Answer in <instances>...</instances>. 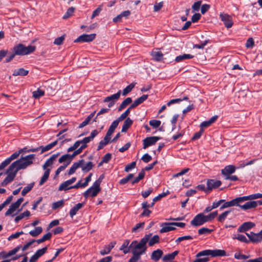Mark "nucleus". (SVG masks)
<instances>
[{
    "label": "nucleus",
    "mask_w": 262,
    "mask_h": 262,
    "mask_svg": "<svg viewBox=\"0 0 262 262\" xmlns=\"http://www.w3.org/2000/svg\"><path fill=\"white\" fill-rule=\"evenodd\" d=\"M34 157V154H30L25 157H22L21 158L13 162L9 166V170H14L15 167H17V170L26 168L28 166L33 163L32 160Z\"/></svg>",
    "instance_id": "obj_1"
},
{
    "label": "nucleus",
    "mask_w": 262,
    "mask_h": 262,
    "mask_svg": "<svg viewBox=\"0 0 262 262\" xmlns=\"http://www.w3.org/2000/svg\"><path fill=\"white\" fill-rule=\"evenodd\" d=\"M148 240V236L144 235V236L141 239L139 242L137 241H133L131 243V246H132V250H135L139 252H142L144 254L147 250V243Z\"/></svg>",
    "instance_id": "obj_2"
},
{
    "label": "nucleus",
    "mask_w": 262,
    "mask_h": 262,
    "mask_svg": "<svg viewBox=\"0 0 262 262\" xmlns=\"http://www.w3.org/2000/svg\"><path fill=\"white\" fill-rule=\"evenodd\" d=\"M35 49L36 48L34 46L30 45L26 47L21 43H19L13 47V51L15 52V54L16 55L23 56L33 53Z\"/></svg>",
    "instance_id": "obj_3"
},
{
    "label": "nucleus",
    "mask_w": 262,
    "mask_h": 262,
    "mask_svg": "<svg viewBox=\"0 0 262 262\" xmlns=\"http://www.w3.org/2000/svg\"><path fill=\"white\" fill-rule=\"evenodd\" d=\"M210 255L212 257L217 256H224L226 255V252L224 250H205L198 253L196 257Z\"/></svg>",
    "instance_id": "obj_4"
},
{
    "label": "nucleus",
    "mask_w": 262,
    "mask_h": 262,
    "mask_svg": "<svg viewBox=\"0 0 262 262\" xmlns=\"http://www.w3.org/2000/svg\"><path fill=\"white\" fill-rule=\"evenodd\" d=\"M9 167L7 169L6 173L8 174V176L2 182L1 185L2 186H5L10 183H11L15 178L18 171L17 167H15L14 170H9Z\"/></svg>",
    "instance_id": "obj_5"
},
{
    "label": "nucleus",
    "mask_w": 262,
    "mask_h": 262,
    "mask_svg": "<svg viewBox=\"0 0 262 262\" xmlns=\"http://www.w3.org/2000/svg\"><path fill=\"white\" fill-rule=\"evenodd\" d=\"M27 149V147H24L22 149H20L18 151H16L14 153H13L11 156L6 159L5 161H4L1 164H0V170L5 168L7 165H8L10 162L16 159L19 155L20 154L24 152V150Z\"/></svg>",
    "instance_id": "obj_6"
},
{
    "label": "nucleus",
    "mask_w": 262,
    "mask_h": 262,
    "mask_svg": "<svg viewBox=\"0 0 262 262\" xmlns=\"http://www.w3.org/2000/svg\"><path fill=\"white\" fill-rule=\"evenodd\" d=\"M121 91L119 90L117 93L107 96L103 100L104 102H109L108 104V107H112L115 103V102L119 99L121 95Z\"/></svg>",
    "instance_id": "obj_7"
},
{
    "label": "nucleus",
    "mask_w": 262,
    "mask_h": 262,
    "mask_svg": "<svg viewBox=\"0 0 262 262\" xmlns=\"http://www.w3.org/2000/svg\"><path fill=\"white\" fill-rule=\"evenodd\" d=\"M161 139V137L158 136H152L146 138L143 140V148L146 149L150 146L155 145L156 142Z\"/></svg>",
    "instance_id": "obj_8"
},
{
    "label": "nucleus",
    "mask_w": 262,
    "mask_h": 262,
    "mask_svg": "<svg viewBox=\"0 0 262 262\" xmlns=\"http://www.w3.org/2000/svg\"><path fill=\"white\" fill-rule=\"evenodd\" d=\"M24 201V198H20L15 203L11 204L8 210L6 212L5 215L6 216L12 214L17 208H19L20 204Z\"/></svg>",
    "instance_id": "obj_9"
},
{
    "label": "nucleus",
    "mask_w": 262,
    "mask_h": 262,
    "mask_svg": "<svg viewBox=\"0 0 262 262\" xmlns=\"http://www.w3.org/2000/svg\"><path fill=\"white\" fill-rule=\"evenodd\" d=\"M96 34H83L79 36L75 40V42H90L94 40L96 37Z\"/></svg>",
    "instance_id": "obj_10"
},
{
    "label": "nucleus",
    "mask_w": 262,
    "mask_h": 262,
    "mask_svg": "<svg viewBox=\"0 0 262 262\" xmlns=\"http://www.w3.org/2000/svg\"><path fill=\"white\" fill-rule=\"evenodd\" d=\"M205 223L203 217V213H200L194 216L190 222V224L193 226L198 227L203 225Z\"/></svg>",
    "instance_id": "obj_11"
},
{
    "label": "nucleus",
    "mask_w": 262,
    "mask_h": 262,
    "mask_svg": "<svg viewBox=\"0 0 262 262\" xmlns=\"http://www.w3.org/2000/svg\"><path fill=\"white\" fill-rule=\"evenodd\" d=\"M221 184L222 182L220 180L208 179L207 181V189L208 190V192L213 189L217 188Z\"/></svg>",
    "instance_id": "obj_12"
},
{
    "label": "nucleus",
    "mask_w": 262,
    "mask_h": 262,
    "mask_svg": "<svg viewBox=\"0 0 262 262\" xmlns=\"http://www.w3.org/2000/svg\"><path fill=\"white\" fill-rule=\"evenodd\" d=\"M258 205H262V200L252 201L246 202L244 205L241 206V209L246 210L254 208Z\"/></svg>",
    "instance_id": "obj_13"
},
{
    "label": "nucleus",
    "mask_w": 262,
    "mask_h": 262,
    "mask_svg": "<svg viewBox=\"0 0 262 262\" xmlns=\"http://www.w3.org/2000/svg\"><path fill=\"white\" fill-rule=\"evenodd\" d=\"M244 202L243 198L242 197H238L228 202L225 201V203L226 205L227 208L230 207L232 206H239L241 208V206L242 205H241V203Z\"/></svg>",
    "instance_id": "obj_14"
},
{
    "label": "nucleus",
    "mask_w": 262,
    "mask_h": 262,
    "mask_svg": "<svg viewBox=\"0 0 262 262\" xmlns=\"http://www.w3.org/2000/svg\"><path fill=\"white\" fill-rule=\"evenodd\" d=\"M220 18L227 28H230L232 26L233 23L232 17L230 15L226 14H221Z\"/></svg>",
    "instance_id": "obj_15"
},
{
    "label": "nucleus",
    "mask_w": 262,
    "mask_h": 262,
    "mask_svg": "<svg viewBox=\"0 0 262 262\" xmlns=\"http://www.w3.org/2000/svg\"><path fill=\"white\" fill-rule=\"evenodd\" d=\"M255 226V225L254 223L251 222H245L238 227L237 231L239 232H245L253 228Z\"/></svg>",
    "instance_id": "obj_16"
},
{
    "label": "nucleus",
    "mask_w": 262,
    "mask_h": 262,
    "mask_svg": "<svg viewBox=\"0 0 262 262\" xmlns=\"http://www.w3.org/2000/svg\"><path fill=\"white\" fill-rule=\"evenodd\" d=\"M235 171V167L232 165H229L225 166V167L222 169V174L225 176V177H228L230 174L234 173Z\"/></svg>",
    "instance_id": "obj_17"
},
{
    "label": "nucleus",
    "mask_w": 262,
    "mask_h": 262,
    "mask_svg": "<svg viewBox=\"0 0 262 262\" xmlns=\"http://www.w3.org/2000/svg\"><path fill=\"white\" fill-rule=\"evenodd\" d=\"M169 224H171V223H163L161 225V226L162 227L160 230L161 233L167 232L176 229V228L173 227V225Z\"/></svg>",
    "instance_id": "obj_18"
},
{
    "label": "nucleus",
    "mask_w": 262,
    "mask_h": 262,
    "mask_svg": "<svg viewBox=\"0 0 262 262\" xmlns=\"http://www.w3.org/2000/svg\"><path fill=\"white\" fill-rule=\"evenodd\" d=\"M129 242L130 241L129 239H126L119 248L120 250L123 251V252L125 254L128 253L132 251V246H131V244L129 245Z\"/></svg>",
    "instance_id": "obj_19"
},
{
    "label": "nucleus",
    "mask_w": 262,
    "mask_h": 262,
    "mask_svg": "<svg viewBox=\"0 0 262 262\" xmlns=\"http://www.w3.org/2000/svg\"><path fill=\"white\" fill-rule=\"evenodd\" d=\"M145 235L148 236V245L150 247H152L156 244H158L160 242V237L158 235H155L152 237H151L152 235L151 233H149L145 234Z\"/></svg>",
    "instance_id": "obj_20"
},
{
    "label": "nucleus",
    "mask_w": 262,
    "mask_h": 262,
    "mask_svg": "<svg viewBox=\"0 0 262 262\" xmlns=\"http://www.w3.org/2000/svg\"><path fill=\"white\" fill-rule=\"evenodd\" d=\"M116 244V242H112L108 245H105L103 249L100 251V254L104 255L110 253Z\"/></svg>",
    "instance_id": "obj_21"
},
{
    "label": "nucleus",
    "mask_w": 262,
    "mask_h": 262,
    "mask_svg": "<svg viewBox=\"0 0 262 262\" xmlns=\"http://www.w3.org/2000/svg\"><path fill=\"white\" fill-rule=\"evenodd\" d=\"M84 160L82 159V160H79L77 162L74 163L68 171V174L71 175V174H73L74 173H75L76 170L78 168L81 167V165H82V164L84 163Z\"/></svg>",
    "instance_id": "obj_22"
},
{
    "label": "nucleus",
    "mask_w": 262,
    "mask_h": 262,
    "mask_svg": "<svg viewBox=\"0 0 262 262\" xmlns=\"http://www.w3.org/2000/svg\"><path fill=\"white\" fill-rule=\"evenodd\" d=\"M163 252L162 250L160 249H157L154 251L150 256L151 260L155 261H158L162 257Z\"/></svg>",
    "instance_id": "obj_23"
},
{
    "label": "nucleus",
    "mask_w": 262,
    "mask_h": 262,
    "mask_svg": "<svg viewBox=\"0 0 262 262\" xmlns=\"http://www.w3.org/2000/svg\"><path fill=\"white\" fill-rule=\"evenodd\" d=\"M101 183L98 181L97 180L94 182L93 183V185L91 187L93 188V191H92V193L91 194V196L92 197H95L96 196L98 193L100 191L101 188L100 187Z\"/></svg>",
    "instance_id": "obj_24"
},
{
    "label": "nucleus",
    "mask_w": 262,
    "mask_h": 262,
    "mask_svg": "<svg viewBox=\"0 0 262 262\" xmlns=\"http://www.w3.org/2000/svg\"><path fill=\"white\" fill-rule=\"evenodd\" d=\"M72 161V159L71 157V155L69 154L62 155L58 160V162L60 163L66 162L63 163V164H67V166L69 165Z\"/></svg>",
    "instance_id": "obj_25"
},
{
    "label": "nucleus",
    "mask_w": 262,
    "mask_h": 262,
    "mask_svg": "<svg viewBox=\"0 0 262 262\" xmlns=\"http://www.w3.org/2000/svg\"><path fill=\"white\" fill-rule=\"evenodd\" d=\"M133 123V121L130 118H127L123 123L121 132L122 133H126L129 128L132 126Z\"/></svg>",
    "instance_id": "obj_26"
},
{
    "label": "nucleus",
    "mask_w": 262,
    "mask_h": 262,
    "mask_svg": "<svg viewBox=\"0 0 262 262\" xmlns=\"http://www.w3.org/2000/svg\"><path fill=\"white\" fill-rule=\"evenodd\" d=\"M83 206L84 204L81 203H79L74 206L70 211L69 214L70 216L72 218Z\"/></svg>",
    "instance_id": "obj_27"
},
{
    "label": "nucleus",
    "mask_w": 262,
    "mask_h": 262,
    "mask_svg": "<svg viewBox=\"0 0 262 262\" xmlns=\"http://www.w3.org/2000/svg\"><path fill=\"white\" fill-rule=\"evenodd\" d=\"M58 143V140H56V141L53 142L51 143H50L48 145H47L45 146H40L38 148H40L41 149V152L40 154H43V152L48 151L52 149L53 147H54L56 145H57Z\"/></svg>",
    "instance_id": "obj_28"
},
{
    "label": "nucleus",
    "mask_w": 262,
    "mask_h": 262,
    "mask_svg": "<svg viewBox=\"0 0 262 262\" xmlns=\"http://www.w3.org/2000/svg\"><path fill=\"white\" fill-rule=\"evenodd\" d=\"M29 71L24 69V68H19L17 70H15L13 71L12 75L14 76H24L28 74Z\"/></svg>",
    "instance_id": "obj_29"
},
{
    "label": "nucleus",
    "mask_w": 262,
    "mask_h": 262,
    "mask_svg": "<svg viewBox=\"0 0 262 262\" xmlns=\"http://www.w3.org/2000/svg\"><path fill=\"white\" fill-rule=\"evenodd\" d=\"M153 60L160 61L162 59L163 54L160 51H152L150 54Z\"/></svg>",
    "instance_id": "obj_30"
},
{
    "label": "nucleus",
    "mask_w": 262,
    "mask_h": 262,
    "mask_svg": "<svg viewBox=\"0 0 262 262\" xmlns=\"http://www.w3.org/2000/svg\"><path fill=\"white\" fill-rule=\"evenodd\" d=\"M218 214L217 211H215L210 214L205 215L203 214V217L206 223L211 221L213 220Z\"/></svg>",
    "instance_id": "obj_31"
},
{
    "label": "nucleus",
    "mask_w": 262,
    "mask_h": 262,
    "mask_svg": "<svg viewBox=\"0 0 262 262\" xmlns=\"http://www.w3.org/2000/svg\"><path fill=\"white\" fill-rule=\"evenodd\" d=\"M193 57V56L189 54H184L183 55H181L179 56H178L176 57L175 59V61L176 62H180L182 60L188 59H191Z\"/></svg>",
    "instance_id": "obj_32"
},
{
    "label": "nucleus",
    "mask_w": 262,
    "mask_h": 262,
    "mask_svg": "<svg viewBox=\"0 0 262 262\" xmlns=\"http://www.w3.org/2000/svg\"><path fill=\"white\" fill-rule=\"evenodd\" d=\"M244 202L249 200H255L259 198H262V193H255L248 196H243Z\"/></svg>",
    "instance_id": "obj_33"
},
{
    "label": "nucleus",
    "mask_w": 262,
    "mask_h": 262,
    "mask_svg": "<svg viewBox=\"0 0 262 262\" xmlns=\"http://www.w3.org/2000/svg\"><path fill=\"white\" fill-rule=\"evenodd\" d=\"M132 102V99L130 97L126 98L123 102L121 103L118 107V111L120 112L124 109L127 105L129 104Z\"/></svg>",
    "instance_id": "obj_34"
},
{
    "label": "nucleus",
    "mask_w": 262,
    "mask_h": 262,
    "mask_svg": "<svg viewBox=\"0 0 262 262\" xmlns=\"http://www.w3.org/2000/svg\"><path fill=\"white\" fill-rule=\"evenodd\" d=\"M50 169H47L44 172L43 176L41 177L39 182V185H43L48 179L50 175Z\"/></svg>",
    "instance_id": "obj_35"
},
{
    "label": "nucleus",
    "mask_w": 262,
    "mask_h": 262,
    "mask_svg": "<svg viewBox=\"0 0 262 262\" xmlns=\"http://www.w3.org/2000/svg\"><path fill=\"white\" fill-rule=\"evenodd\" d=\"M119 122L117 119L114 120L112 123L107 132L112 135L115 129L117 127Z\"/></svg>",
    "instance_id": "obj_36"
},
{
    "label": "nucleus",
    "mask_w": 262,
    "mask_h": 262,
    "mask_svg": "<svg viewBox=\"0 0 262 262\" xmlns=\"http://www.w3.org/2000/svg\"><path fill=\"white\" fill-rule=\"evenodd\" d=\"M42 232L41 227H37L35 230H31L29 232V234L33 237H36Z\"/></svg>",
    "instance_id": "obj_37"
},
{
    "label": "nucleus",
    "mask_w": 262,
    "mask_h": 262,
    "mask_svg": "<svg viewBox=\"0 0 262 262\" xmlns=\"http://www.w3.org/2000/svg\"><path fill=\"white\" fill-rule=\"evenodd\" d=\"M94 166V165L93 164V163L92 162H88L85 164V165H84V166L81 165V167L82 168V170L84 172H88L93 168Z\"/></svg>",
    "instance_id": "obj_38"
},
{
    "label": "nucleus",
    "mask_w": 262,
    "mask_h": 262,
    "mask_svg": "<svg viewBox=\"0 0 262 262\" xmlns=\"http://www.w3.org/2000/svg\"><path fill=\"white\" fill-rule=\"evenodd\" d=\"M34 183H30L27 186L25 187L21 191V194L23 196H25L27 193L32 190L34 186Z\"/></svg>",
    "instance_id": "obj_39"
},
{
    "label": "nucleus",
    "mask_w": 262,
    "mask_h": 262,
    "mask_svg": "<svg viewBox=\"0 0 262 262\" xmlns=\"http://www.w3.org/2000/svg\"><path fill=\"white\" fill-rule=\"evenodd\" d=\"M135 84H134L133 83L127 85L125 89L123 90L122 95H127L129 93H130L132 91L133 88L135 87Z\"/></svg>",
    "instance_id": "obj_40"
},
{
    "label": "nucleus",
    "mask_w": 262,
    "mask_h": 262,
    "mask_svg": "<svg viewBox=\"0 0 262 262\" xmlns=\"http://www.w3.org/2000/svg\"><path fill=\"white\" fill-rule=\"evenodd\" d=\"M64 203V201L63 200H60L59 201L54 202L52 204V208L53 210H56L59 208L62 207Z\"/></svg>",
    "instance_id": "obj_41"
},
{
    "label": "nucleus",
    "mask_w": 262,
    "mask_h": 262,
    "mask_svg": "<svg viewBox=\"0 0 262 262\" xmlns=\"http://www.w3.org/2000/svg\"><path fill=\"white\" fill-rule=\"evenodd\" d=\"M130 252L133 254V256L130 258L134 259V260L138 261L141 258V255L143 254L142 252H139L135 250H132Z\"/></svg>",
    "instance_id": "obj_42"
},
{
    "label": "nucleus",
    "mask_w": 262,
    "mask_h": 262,
    "mask_svg": "<svg viewBox=\"0 0 262 262\" xmlns=\"http://www.w3.org/2000/svg\"><path fill=\"white\" fill-rule=\"evenodd\" d=\"M233 239H237L238 241L244 242L245 243H249V241H248L246 236L242 234H238L236 236L234 235V236L233 237Z\"/></svg>",
    "instance_id": "obj_43"
},
{
    "label": "nucleus",
    "mask_w": 262,
    "mask_h": 262,
    "mask_svg": "<svg viewBox=\"0 0 262 262\" xmlns=\"http://www.w3.org/2000/svg\"><path fill=\"white\" fill-rule=\"evenodd\" d=\"M134 176L133 173H130L128 174L125 178L122 179L119 181V184L121 185H124L127 183L130 180H131Z\"/></svg>",
    "instance_id": "obj_44"
},
{
    "label": "nucleus",
    "mask_w": 262,
    "mask_h": 262,
    "mask_svg": "<svg viewBox=\"0 0 262 262\" xmlns=\"http://www.w3.org/2000/svg\"><path fill=\"white\" fill-rule=\"evenodd\" d=\"M231 211V210H227L221 214L217 219L218 221L221 223L223 222Z\"/></svg>",
    "instance_id": "obj_45"
},
{
    "label": "nucleus",
    "mask_w": 262,
    "mask_h": 262,
    "mask_svg": "<svg viewBox=\"0 0 262 262\" xmlns=\"http://www.w3.org/2000/svg\"><path fill=\"white\" fill-rule=\"evenodd\" d=\"M253 238L255 239V241H252V243H256L262 241V230L258 233L254 234Z\"/></svg>",
    "instance_id": "obj_46"
},
{
    "label": "nucleus",
    "mask_w": 262,
    "mask_h": 262,
    "mask_svg": "<svg viewBox=\"0 0 262 262\" xmlns=\"http://www.w3.org/2000/svg\"><path fill=\"white\" fill-rule=\"evenodd\" d=\"M69 184L68 183V182L66 181L62 183H61L58 188L59 191H62V190H67L70 189H72V188H70V187H69Z\"/></svg>",
    "instance_id": "obj_47"
},
{
    "label": "nucleus",
    "mask_w": 262,
    "mask_h": 262,
    "mask_svg": "<svg viewBox=\"0 0 262 262\" xmlns=\"http://www.w3.org/2000/svg\"><path fill=\"white\" fill-rule=\"evenodd\" d=\"M45 92L43 90L38 89L37 91L33 92V96L36 99H38L43 96Z\"/></svg>",
    "instance_id": "obj_48"
},
{
    "label": "nucleus",
    "mask_w": 262,
    "mask_h": 262,
    "mask_svg": "<svg viewBox=\"0 0 262 262\" xmlns=\"http://www.w3.org/2000/svg\"><path fill=\"white\" fill-rule=\"evenodd\" d=\"M20 247H21V246L19 245V246L16 247L13 250L9 251V252H8V253L5 252V254H6V256H7V258L10 256L15 254L19 251Z\"/></svg>",
    "instance_id": "obj_49"
},
{
    "label": "nucleus",
    "mask_w": 262,
    "mask_h": 262,
    "mask_svg": "<svg viewBox=\"0 0 262 262\" xmlns=\"http://www.w3.org/2000/svg\"><path fill=\"white\" fill-rule=\"evenodd\" d=\"M213 230L212 229H209L206 227H203L200 228L198 230V233L200 235L205 234H209L211 233Z\"/></svg>",
    "instance_id": "obj_50"
},
{
    "label": "nucleus",
    "mask_w": 262,
    "mask_h": 262,
    "mask_svg": "<svg viewBox=\"0 0 262 262\" xmlns=\"http://www.w3.org/2000/svg\"><path fill=\"white\" fill-rule=\"evenodd\" d=\"M75 10V8L74 7H70L67 10V12L65 13V14L63 16V19H67L69 17H70L72 15L73 13H74Z\"/></svg>",
    "instance_id": "obj_51"
},
{
    "label": "nucleus",
    "mask_w": 262,
    "mask_h": 262,
    "mask_svg": "<svg viewBox=\"0 0 262 262\" xmlns=\"http://www.w3.org/2000/svg\"><path fill=\"white\" fill-rule=\"evenodd\" d=\"M130 112L128 110H126L123 113H122L117 119L118 121L121 122L127 118V117L129 115Z\"/></svg>",
    "instance_id": "obj_52"
},
{
    "label": "nucleus",
    "mask_w": 262,
    "mask_h": 262,
    "mask_svg": "<svg viewBox=\"0 0 262 262\" xmlns=\"http://www.w3.org/2000/svg\"><path fill=\"white\" fill-rule=\"evenodd\" d=\"M161 122L160 120H151L149 121V124L154 128L159 127L161 125Z\"/></svg>",
    "instance_id": "obj_53"
},
{
    "label": "nucleus",
    "mask_w": 262,
    "mask_h": 262,
    "mask_svg": "<svg viewBox=\"0 0 262 262\" xmlns=\"http://www.w3.org/2000/svg\"><path fill=\"white\" fill-rule=\"evenodd\" d=\"M48 250V247H45L42 249H39L36 251L35 253V255L38 257V258L40 257L44 254H45Z\"/></svg>",
    "instance_id": "obj_54"
},
{
    "label": "nucleus",
    "mask_w": 262,
    "mask_h": 262,
    "mask_svg": "<svg viewBox=\"0 0 262 262\" xmlns=\"http://www.w3.org/2000/svg\"><path fill=\"white\" fill-rule=\"evenodd\" d=\"M84 147L85 145H83V146H80L79 148L75 150L72 155H71V157L72 160L75 156L82 152V150L84 149Z\"/></svg>",
    "instance_id": "obj_55"
},
{
    "label": "nucleus",
    "mask_w": 262,
    "mask_h": 262,
    "mask_svg": "<svg viewBox=\"0 0 262 262\" xmlns=\"http://www.w3.org/2000/svg\"><path fill=\"white\" fill-rule=\"evenodd\" d=\"M144 222H141L136 224V225L132 228V232H137L138 229H143L144 226Z\"/></svg>",
    "instance_id": "obj_56"
},
{
    "label": "nucleus",
    "mask_w": 262,
    "mask_h": 262,
    "mask_svg": "<svg viewBox=\"0 0 262 262\" xmlns=\"http://www.w3.org/2000/svg\"><path fill=\"white\" fill-rule=\"evenodd\" d=\"M204 129L201 128L199 132H196L194 134L193 136L192 137L191 140H195L199 139L202 135L203 133H204Z\"/></svg>",
    "instance_id": "obj_57"
},
{
    "label": "nucleus",
    "mask_w": 262,
    "mask_h": 262,
    "mask_svg": "<svg viewBox=\"0 0 262 262\" xmlns=\"http://www.w3.org/2000/svg\"><path fill=\"white\" fill-rule=\"evenodd\" d=\"M209 42V40H206L203 42H201L200 44L194 45L193 46V48L196 49H203L204 47Z\"/></svg>",
    "instance_id": "obj_58"
},
{
    "label": "nucleus",
    "mask_w": 262,
    "mask_h": 262,
    "mask_svg": "<svg viewBox=\"0 0 262 262\" xmlns=\"http://www.w3.org/2000/svg\"><path fill=\"white\" fill-rule=\"evenodd\" d=\"M254 46V41L252 37L249 38L246 43V47L247 48H252Z\"/></svg>",
    "instance_id": "obj_59"
},
{
    "label": "nucleus",
    "mask_w": 262,
    "mask_h": 262,
    "mask_svg": "<svg viewBox=\"0 0 262 262\" xmlns=\"http://www.w3.org/2000/svg\"><path fill=\"white\" fill-rule=\"evenodd\" d=\"M136 166V162L135 161L132 162L131 163L127 165L125 167L124 170L126 172H129L131 169L135 168Z\"/></svg>",
    "instance_id": "obj_60"
},
{
    "label": "nucleus",
    "mask_w": 262,
    "mask_h": 262,
    "mask_svg": "<svg viewBox=\"0 0 262 262\" xmlns=\"http://www.w3.org/2000/svg\"><path fill=\"white\" fill-rule=\"evenodd\" d=\"M249 255H244L239 253H235L234 254V258L236 259H246L249 258Z\"/></svg>",
    "instance_id": "obj_61"
},
{
    "label": "nucleus",
    "mask_w": 262,
    "mask_h": 262,
    "mask_svg": "<svg viewBox=\"0 0 262 262\" xmlns=\"http://www.w3.org/2000/svg\"><path fill=\"white\" fill-rule=\"evenodd\" d=\"M193 239V237L191 236L186 235V236L179 237L176 240V242L177 243H179L184 240H189V239Z\"/></svg>",
    "instance_id": "obj_62"
},
{
    "label": "nucleus",
    "mask_w": 262,
    "mask_h": 262,
    "mask_svg": "<svg viewBox=\"0 0 262 262\" xmlns=\"http://www.w3.org/2000/svg\"><path fill=\"white\" fill-rule=\"evenodd\" d=\"M141 160L145 163H148L152 160L151 157L148 154H145L141 158Z\"/></svg>",
    "instance_id": "obj_63"
},
{
    "label": "nucleus",
    "mask_w": 262,
    "mask_h": 262,
    "mask_svg": "<svg viewBox=\"0 0 262 262\" xmlns=\"http://www.w3.org/2000/svg\"><path fill=\"white\" fill-rule=\"evenodd\" d=\"M196 258L193 262H208L210 260V258L208 257L203 258H201V257H199Z\"/></svg>",
    "instance_id": "obj_64"
}]
</instances>
